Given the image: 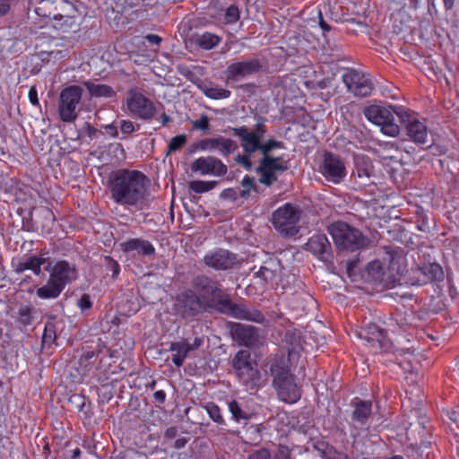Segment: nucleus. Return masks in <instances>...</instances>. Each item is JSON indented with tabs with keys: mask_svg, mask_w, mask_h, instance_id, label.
I'll list each match as a JSON object with an SVG mask.
<instances>
[{
	"mask_svg": "<svg viewBox=\"0 0 459 459\" xmlns=\"http://www.w3.org/2000/svg\"><path fill=\"white\" fill-rule=\"evenodd\" d=\"M149 180L134 169H119L109 176V190L112 200L120 205L136 206L148 195Z\"/></svg>",
	"mask_w": 459,
	"mask_h": 459,
	"instance_id": "1",
	"label": "nucleus"
},
{
	"mask_svg": "<svg viewBox=\"0 0 459 459\" xmlns=\"http://www.w3.org/2000/svg\"><path fill=\"white\" fill-rule=\"evenodd\" d=\"M404 268L403 252L385 247L380 257L368 264L367 273L372 281L388 285L396 281V276L402 274Z\"/></svg>",
	"mask_w": 459,
	"mask_h": 459,
	"instance_id": "2",
	"label": "nucleus"
},
{
	"mask_svg": "<svg viewBox=\"0 0 459 459\" xmlns=\"http://www.w3.org/2000/svg\"><path fill=\"white\" fill-rule=\"evenodd\" d=\"M273 385L279 398L288 403H294L300 398V387L294 376L290 372L285 359H276L270 367Z\"/></svg>",
	"mask_w": 459,
	"mask_h": 459,
	"instance_id": "3",
	"label": "nucleus"
},
{
	"mask_svg": "<svg viewBox=\"0 0 459 459\" xmlns=\"http://www.w3.org/2000/svg\"><path fill=\"white\" fill-rule=\"evenodd\" d=\"M401 108L385 107L380 105H370L365 108L363 113L366 118L372 124L380 127L381 132L394 137L400 133V126L395 123L394 114L401 117L403 115Z\"/></svg>",
	"mask_w": 459,
	"mask_h": 459,
	"instance_id": "4",
	"label": "nucleus"
},
{
	"mask_svg": "<svg viewBox=\"0 0 459 459\" xmlns=\"http://www.w3.org/2000/svg\"><path fill=\"white\" fill-rule=\"evenodd\" d=\"M328 231L339 250L355 251L366 246L368 242L359 230L342 221L331 224Z\"/></svg>",
	"mask_w": 459,
	"mask_h": 459,
	"instance_id": "5",
	"label": "nucleus"
},
{
	"mask_svg": "<svg viewBox=\"0 0 459 459\" xmlns=\"http://www.w3.org/2000/svg\"><path fill=\"white\" fill-rule=\"evenodd\" d=\"M301 211L291 204H285L272 214V224L283 236H294L299 231Z\"/></svg>",
	"mask_w": 459,
	"mask_h": 459,
	"instance_id": "6",
	"label": "nucleus"
},
{
	"mask_svg": "<svg viewBox=\"0 0 459 459\" xmlns=\"http://www.w3.org/2000/svg\"><path fill=\"white\" fill-rule=\"evenodd\" d=\"M233 369L238 380L244 385H256L260 373L256 363L251 359V354L247 350L237 352L232 360Z\"/></svg>",
	"mask_w": 459,
	"mask_h": 459,
	"instance_id": "7",
	"label": "nucleus"
},
{
	"mask_svg": "<svg viewBox=\"0 0 459 459\" xmlns=\"http://www.w3.org/2000/svg\"><path fill=\"white\" fill-rule=\"evenodd\" d=\"M80 86L71 85L61 91L58 100V114L63 122L70 123L76 119V108L82 99Z\"/></svg>",
	"mask_w": 459,
	"mask_h": 459,
	"instance_id": "8",
	"label": "nucleus"
},
{
	"mask_svg": "<svg viewBox=\"0 0 459 459\" xmlns=\"http://www.w3.org/2000/svg\"><path fill=\"white\" fill-rule=\"evenodd\" d=\"M319 172L329 182L340 184L347 175L344 161L333 153H325L319 165Z\"/></svg>",
	"mask_w": 459,
	"mask_h": 459,
	"instance_id": "9",
	"label": "nucleus"
},
{
	"mask_svg": "<svg viewBox=\"0 0 459 459\" xmlns=\"http://www.w3.org/2000/svg\"><path fill=\"white\" fill-rule=\"evenodd\" d=\"M126 106L132 115L143 120L152 118L156 112L153 103L143 93L134 90L128 91Z\"/></svg>",
	"mask_w": 459,
	"mask_h": 459,
	"instance_id": "10",
	"label": "nucleus"
},
{
	"mask_svg": "<svg viewBox=\"0 0 459 459\" xmlns=\"http://www.w3.org/2000/svg\"><path fill=\"white\" fill-rule=\"evenodd\" d=\"M286 169H288V162L282 157L273 158L271 155H263L258 168L261 173L260 182L270 186L277 180L276 173Z\"/></svg>",
	"mask_w": 459,
	"mask_h": 459,
	"instance_id": "11",
	"label": "nucleus"
},
{
	"mask_svg": "<svg viewBox=\"0 0 459 459\" xmlns=\"http://www.w3.org/2000/svg\"><path fill=\"white\" fill-rule=\"evenodd\" d=\"M342 81L354 95L365 97L371 93L373 85L368 75L357 70H350L342 75Z\"/></svg>",
	"mask_w": 459,
	"mask_h": 459,
	"instance_id": "12",
	"label": "nucleus"
},
{
	"mask_svg": "<svg viewBox=\"0 0 459 459\" xmlns=\"http://www.w3.org/2000/svg\"><path fill=\"white\" fill-rule=\"evenodd\" d=\"M191 170L201 176H224L227 171V166L214 156L200 157L195 160L191 164Z\"/></svg>",
	"mask_w": 459,
	"mask_h": 459,
	"instance_id": "13",
	"label": "nucleus"
},
{
	"mask_svg": "<svg viewBox=\"0 0 459 459\" xmlns=\"http://www.w3.org/2000/svg\"><path fill=\"white\" fill-rule=\"evenodd\" d=\"M405 126V133L408 138L415 143L425 144L428 143L429 131L426 125L416 117L407 114L405 111L401 115Z\"/></svg>",
	"mask_w": 459,
	"mask_h": 459,
	"instance_id": "14",
	"label": "nucleus"
},
{
	"mask_svg": "<svg viewBox=\"0 0 459 459\" xmlns=\"http://www.w3.org/2000/svg\"><path fill=\"white\" fill-rule=\"evenodd\" d=\"M234 134L241 140V147L247 154H252L256 151H260L261 139L264 137V130L262 126H258L256 130L248 131L246 126L232 127Z\"/></svg>",
	"mask_w": 459,
	"mask_h": 459,
	"instance_id": "15",
	"label": "nucleus"
},
{
	"mask_svg": "<svg viewBox=\"0 0 459 459\" xmlns=\"http://www.w3.org/2000/svg\"><path fill=\"white\" fill-rule=\"evenodd\" d=\"M261 68L258 59H247L230 64L225 74L227 81H238L257 73Z\"/></svg>",
	"mask_w": 459,
	"mask_h": 459,
	"instance_id": "16",
	"label": "nucleus"
},
{
	"mask_svg": "<svg viewBox=\"0 0 459 459\" xmlns=\"http://www.w3.org/2000/svg\"><path fill=\"white\" fill-rule=\"evenodd\" d=\"M238 148V144L231 139L217 136L205 138L197 143V149L203 152H217L222 156H229Z\"/></svg>",
	"mask_w": 459,
	"mask_h": 459,
	"instance_id": "17",
	"label": "nucleus"
},
{
	"mask_svg": "<svg viewBox=\"0 0 459 459\" xmlns=\"http://www.w3.org/2000/svg\"><path fill=\"white\" fill-rule=\"evenodd\" d=\"M358 338L364 342V344L372 348L375 351L386 347L385 333L374 324H369L360 330L356 331Z\"/></svg>",
	"mask_w": 459,
	"mask_h": 459,
	"instance_id": "18",
	"label": "nucleus"
},
{
	"mask_svg": "<svg viewBox=\"0 0 459 459\" xmlns=\"http://www.w3.org/2000/svg\"><path fill=\"white\" fill-rule=\"evenodd\" d=\"M46 270L49 272V277L63 289H65L66 284L77 278L74 266L65 261H57L52 266L50 263H48Z\"/></svg>",
	"mask_w": 459,
	"mask_h": 459,
	"instance_id": "19",
	"label": "nucleus"
},
{
	"mask_svg": "<svg viewBox=\"0 0 459 459\" xmlns=\"http://www.w3.org/2000/svg\"><path fill=\"white\" fill-rule=\"evenodd\" d=\"M196 285L203 291L204 296L211 299L212 303L218 306L229 305V296L222 292L217 282L206 277H201L196 280Z\"/></svg>",
	"mask_w": 459,
	"mask_h": 459,
	"instance_id": "20",
	"label": "nucleus"
},
{
	"mask_svg": "<svg viewBox=\"0 0 459 459\" xmlns=\"http://www.w3.org/2000/svg\"><path fill=\"white\" fill-rule=\"evenodd\" d=\"M204 264L215 270H227L237 262L235 255L225 249H219L206 254L204 257Z\"/></svg>",
	"mask_w": 459,
	"mask_h": 459,
	"instance_id": "21",
	"label": "nucleus"
},
{
	"mask_svg": "<svg viewBox=\"0 0 459 459\" xmlns=\"http://www.w3.org/2000/svg\"><path fill=\"white\" fill-rule=\"evenodd\" d=\"M201 307L199 299L192 291H186L178 296L174 309L182 316H188L198 312Z\"/></svg>",
	"mask_w": 459,
	"mask_h": 459,
	"instance_id": "22",
	"label": "nucleus"
},
{
	"mask_svg": "<svg viewBox=\"0 0 459 459\" xmlns=\"http://www.w3.org/2000/svg\"><path fill=\"white\" fill-rule=\"evenodd\" d=\"M218 308L223 312L230 313L234 317L238 319L249 320L256 323H262L264 320V316L260 311L255 309L249 310L243 305H234L231 303L230 299L228 306L220 305Z\"/></svg>",
	"mask_w": 459,
	"mask_h": 459,
	"instance_id": "23",
	"label": "nucleus"
},
{
	"mask_svg": "<svg viewBox=\"0 0 459 459\" xmlns=\"http://www.w3.org/2000/svg\"><path fill=\"white\" fill-rule=\"evenodd\" d=\"M307 249L322 261H328L331 257V246L325 235H315L306 244Z\"/></svg>",
	"mask_w": 459,
	"mask_h": 459,
	"instance_id": "24",
	"label": "nucleus"
},
{
	"mask_svg": "<svg viewBox=\"0 0 459 459\" xmlns=\"http://www.w3.org/2000/svg\"><path fill=\"white\" fill-rule=\"evenodd\" d=\"M235 333L242 344L247 347L260 345L264 338L259 329L245 325H238L236 327Z\"/></svg>",
	"mask_w": 459,
	"mask_h": 459,
	"instance_id": "25",
	"label": "nucleus"
},
{
	"mask_svg": "<svg viewBox=\"0 0 459 459\" xmlns=\"http://www.w3.org/2000/svg\"><path fill=\"white\" fill-rule=\"evenodd\" d=\"M169 351L172 353V361L177 367H181L189 351H193L190 343L182 340L180 342H172L169 346Z\"/></svg>",
	"mask_w": 459,
	"mask_h": 459,
	"instance_id": "26",
	"label": "nucleus"
},
{
	"mask_svg": "<svg viewBox=\"0 0 459 459\" xmlns=\"http://www.w3.org/2000/svg\"><path fill=\"white\" fill-rule=\"evenodd\" d=\"M122 249L126 252L137 251L144 255L154 254L155 248L152 243L147 240L134 238L121 244Z\"/></svg>",
	"mask_w": 459,
	"mask_h": 459,
	"instance_id": "27",
	"label": "nucleus"
},
{
	"mask_svg": "<svg viewBox=\"0 0 459 459\" xmlns=\"http://www.w3.org/2000/svg\"><path fill=\"white\" fill-rule=\"evenodd\" d=\"M84 86L89 91L91 97L94 98H111L115 96V91L112 87L99 83L96 82L87 81L84 82Z\"/></svg>",
	"mask_w": 459,
	"mask_h": 459,
	"instance_id": "28",
	"label": "nucleus"
},
{
	"mask_svg": "<svg viewBox=\"0 0 459 459\" xmlns=\"http://www.w3.org/2000/svg\"><path fill=\"white\" fill-rule=\"evenodd\" d=\"M63 290L64 289L58 283L49 277L46 284L37 289L36 293L39 299H56Z\"/></svg>",
	"mask_w": 459,
	"mask_h": 459,
	"instance_id": "29",
	"label": "nucleus"
},
{
	"mask_svg": "<svg viewBox=\"0 0 459 459\" xmlns=\"http://www.w3.org/2000/svg\"><path fill=\"white\" fill-rule=\"evenodd\" d=\"M359 178H368L373 174V165L368 157L357 155L355 157V171L353 172Z\"/></svg>",
	"mask_w": 459,
	"mask_h": 459,
	"instance_id": "30",
	"label": "nucleus"
},
{
	"mask_svg": "<svg viewBox=\"0 0 459 459\" xmlns=\"http://www.w3.org/2000/svg\"><path fill=\"white\" fill-rule=\"evenodd\" d=\"M202 92L212 100L227 99L230 96V91L212 83H203L199 86Z\"/></svg>",
	"mask_w": 459,
	"mask_h": 459,
	"instance_id": "31",
	"label": "nucleus"
},
{
	"mask_svg": "<svg viewBox=\"0 0 459 459\" xmlns=\"http://www.w3.org/2000/svg\"><path fill=\"white\" fill-rule=\"evenodd\" d=\"M371 403L368 401H359L356 403L352 412V420L359 423H365L371 414Z\"/></svg>",
	"mask_w": 459,
	"mask_h": 459,
	"instance_id": "32",
	"label": "nucleus"
},
{
	"mask_svg": "<svg viewBox=\"0 0 459 459\" xmlns=\"http://www.w3.org/2000/svg\"><path fill=\"white\" fill-rule=\"evenodd\" d=\"M48 259L46 254L30 255L25 258L26 266L28 270L32 271L35 275H39L41 273V266L46 264H48Z\"/></svg>",
	"mask_w": 459,
	"mask_h": 459,
	"instance_id": "33",
	"label": "nucleus"
},
{
	"mask_svg": "<svg viewBox=\"0 0 459 459\" xmlns=\"http://www.w3.org/2000/svg\"><path fill=\"white\" fill-rule=\"evenodd\" d=\"M220 40L221 39L217 35L205 32L198 36L196 43L203 49L209 50L217 46Z\"/></svg>",
	"mask_w": 459,
	"mask_h": 459,
	"instance_id": "34",
	"label": "nucleus"
},
{
	"mask_svg": "<svg viewBox=\"0 0 459 459\" xmlns=\"http://www.w3.org/2000/svg\"><path fill=\"white\" fill-rule=\"evenodd\" d=\"M216 184V181L194 180L190 182L189 187L194 192L201 194L213 189Z\"/></svg>",
	"mask_w": 459,
	"mask_h": 459,
	"instance_id": "35",
	"label": "nucleus"
},
{
	"mask_svg": "<svg viewBox=\"0 0 459 459\" xmlns=\"http://www.w3.org/2000/svg\"><path fill=\"white\" fill-rule=\"evenodd\" d=\"M33 319V308L29 306H22L18 310L17 320L23 326L30 325Z\"/></svg>",
	"mask_w": 459,
	"mask_h": 459,
	"instance_id": "36",
	"label": "nucleus"
},
{
	"mask_svg": "<svg viewBox=\"0 0 459 459\" xmlns=\"http://www.w3.org/2000/svg\"><path fill=\"white\" fill-rule=\"evenodd\" d=\"M424 273L433 281H440L444 277L442 267L437 264H430L424 267Z\"/></svg>",
	"mask_w": 459,
	"mask_h": 459,
	"instance_id": "37",
	"label": "nucleus"
},
{
	"mask_svg": "<svg viewBox=\"0 0 459 459\" xmlns=\"http://www.w3.org/2000/svg\"><path fill=\"white\" fill-rule=\"evenodd\" d=\"M273 261L268 262L265 265L261 266L260 270L257 272V275L266 281H273L275 278V273L273 270Z\"/></svg>",
	"mask_w": 459,
	"mask_h": 459,
	"instance_id": "38",
	"label": "nucleus"
},
{
	"mask_svg": "<svg viewBox=\"0 0 459 459\" xmlns=\"http://www.w3.org/2000/svg\"><path fill=\"white\" fill-rule=\"evenodd\" d=\"M186 136L185 134H179L171 138L168 145L167 154L178 151L186 143Z\"/></svg>",
	"mask_w": 459,
	"mask_h": 459,
	"instance_id": "39",
	"label": "nucleus"
},
{
	"mask_svg": "<svg viewBox=\"0 0 459 459\" xmlns=\"http://www.w3.org/2000/svg\"><path fill=\"white\" fill-rule=\"evenodd\" d=\"M239 19V12L238 7L235 5H230L227 8L224 14V22L226 23H234Z\"/></svg>",
	"mask_w": 459,
	"mask_h": 459,
	"instance_id": "40",
	"label": "nucleus"
},
{
	"mask_svg": "<svg viewBox=\"0 0 459 459\" xmlns=\"http://www.w3.org/2000/svg\"><path fill=\"white\" fill-rule=\"evenodd\" d=\"M282 147L281 142H277L275 140H269L264 143H261L260 152L263 155L267 156L270 155V152L273 149H280Z\"/></svg>",
	"mask_w": 459,
	"mask_h": 459,
	"instance_id": "41",
	"label": "nucleus"
},
{
	"mask_svg": "<svg viewBox=\"0 0 459 459\" xmlns=\"http://www.w3.org/2000/svg\"><path fill=\"white\" fill-rule=\"evenodd\" d=\"M229 409H230V411L231 412L233 418L236 420L238 421L241 419L247 418L245 412L242 411L241 408L239 407V405L238 404L237 402H235V401L230 402L229 403Z\"/></svg>",
	"mask_w": 459,
	"mask_h": 459,
	"instance_id": "42",
	"label": "nucleus"
},
{
	"mask_svg": "<svg viewBox=\"0 0 459 459\" xmlns=\"http://www.w3.org/2000/svg\"><path fill=\"white\" fill-rule=\"evenodd\" d=\"M207 412L210 415V417L218 423L222 422V417L220 412V409L217 405L214 403H210L206 407Z\"/></svg>",
	"mask_w": 459,
	"mask_h": 459,
	"instance_id": "43",
	"label": "nucleus"
},
{
	"mask_svg": "<svg viewBox=\"0 0 459 459\" xmlns=\"http://www.w3.org/2000/svg\"><path fill=\"white\" fill-rule=\"evenodd\" d=\"M192 125L195 129L207 131L209 129V118L206 115L203 114L199 119L193 121Z\"/></svg>",
	"mask_w": 459,
	"mask_h": 459,
	"instance_id": "44",
	"label": "nucleus"
},
{
	"mask_svg": "<svg viewBox=\"0 0 459 459\" xmlns=\"http://www.w3.org/2000/svg\"><path fill=\"white\" fill-rule=\"evenodd\" d=\"M251 154L246 153L245 155H237L235 157V160L243 165L246 169H250L252 167V164L250 162L249 157Z\"/></svg>",
	"mask_w": 459,
	"mask_h": 459,
	"instance_id": "45",
	"label": "nucleus"
},
{
	"mask_svg": "<svg viewBox=\"0 0 459 459\" xmlns=\"http://www.w3.org/2000/svg\"><path fill=\"white\" fill-rule=\"evenodd\" d=\"M241 184L245 189L240 194V196L245 197L249 193V191L253 186V178H251L249 177H245L242 179Z\"/></svg>",
	"mask_w": 459,
	"mask_h": 459,
	"instance_id": "46",
	"label": "nucleus"
},
{
	"mask_svg": "<svg viewBox=\"0 0 459 459\" xmlns=\"http://www.w3.org/2000/svg\"><path fill=\"white\" fill-rule=\"evenodd\" d=\"M248 459H271V455L268 450L261 449L251 454Z\"/></svg>",
	"mask_w": 459,
	"mask_h": 459,
	"instance_id": "47",
	"label": "nucleus"
},
{
	"mask_svg": "<svg viewBox=\"0 0 459 459\" xmlns=\"http://www.w3.org/2000/svg\"><path fill=\"white\" fill-rule=\"evenodd\" d=\"M120 129L124 134H130L134 131V123L129 120H122L120 122Z\"/></svg>",
	"mask_w": 459,
	"mask_h": 459,
	"instance_id": "48",
	"label": "nucleus"
},
{
	"mask_svg": "<svg viewBox=\"0 0 459 459\" xmlns=\"http://www.w3.org/2000/svg\"><path fill=\"white\" fill-rule=\"evenodd\" d=\"M78 306L82 310L90 308L91 307L90 296L83 294L78 301Z\"/></svg>",
	"mask_w": 459,
	"mask_h": 459,
	"instance_id": "49",
	"label": "nucleus"
},
{
	"mask_svg": "<svg viewBox=\"0 0 459 459\" xmlns=\"http://www.w3.org/2000/svg\"><path fill=\"white\" fill-rule=\"evenodd\" d=\"M358 267L357 261H350L346 264V273L348 277L353 278L355 276V272Z\"/></svg>",
	"mask_w": 459,
	"mask_h": 459,
	"instance_id": "50",
	"label": "nucleus"
},
{
	"mask_svg": "<svg viewBox=\"0 0 459 459\" xmlns=\"http://www.w3.org/2000/svg\"><path fill=\"white\" fill-rule=\"evenodd\" d=\"M145 39L152 45H159L161 41V38L154 34H148Z\"/></svg>",
	"mask_w": 459,
	"mask_h": 459,
	"instance_id": "51",
	"label": "nucleus"
},
{
	"mask_svg": "<svg viewBox=\"0 0 459 459\" xmlns=\"http://www.w3.org/2000/svg\"><path fill=\"white\" fill-rule=\"evenodd\" d=\"M28 270V267L26 266V262H25V259H23L22 261H20L18 262L16 264H15V272L16 273H22L24 271Z\"/></svg>",
	"mask_w": 459,
	"mask_h": 459,
	"instance_id": "52",
	"label": "nucleus"
},
{
	"mask_svg": "<svg viewBox=\"0 0 459 459\" xmlns=\"http://www.w3.org/2000/svg\"><path fill=\"white\" fill-rule=\"evenodd\" d=\"M29 98L30 102L33 105H37L39 103L38 97H37V91L34 88H31L29 91Z\"/></svg>",
	"mask_w": 459,
	"mask_h": 459,
	"instance_id": "53",
	"label": "nucleus"
},
{
	"mask_svg": "<svg viewBox=\"0 0 459 459\" xmlns=\"http://www.w3.org/2000/svg\"><path fill=\"white\" fill-rule=\"evenodd\" d=\"M9 11V4L5 0H0V16L4 15Z\"/></svg>",
	"mask_w": 459,
	"mask_h": 459,
	"instance_id": "54",
	"label": "nucleus"
},
{
	"mask_svg": "<svg viewBox=\"0 0 459 459\" xmlns=\"http://www.w3.org/2000/svg\"><path fill=\"white\" fill-rule=\"evenodd\" d=\"M450 420L455 423H459V410L453 411L449 413Z\"/></svg>",
	"mask_w": 459,
	"mask_h": 459,
	"instance_id": "55",
	"label": "nucleus"
},
{
	"mask_svg": "<svg viewBox=\"0 0 459 459\" xmlns=\"http://www.w3.org/2000/svg\"><path fill=\"white\" fill-rule=\"evenodd\" d=\"M319 18H320V26L324 30H329L330 27L326 24V22L323 20L321 12L318 13Z\"/></svg>",
	"mask_w": 459,
	"mask_h": 459,
	"instance_id": "56",
	"label": "nucleus"
},
{
	"mask_svg": "<svg viewBox=\"0 0 459 459\" xmlns=\"http://www.w3.org/2000/svg\"><path fill=\"white\" fill-rule=\"evenodd\" d=\"M154 396L157 400L163 402L165 400V393L163 391H157L154 394Z\"/></svg>",
	"mask_w": 459,
	"mask_h": 459,
	"instance_id": "57",
	"label": "nucleus"
},
{
	"mask_svg": "<svg viewBox=\"0 0 459 459\" xmlns=\"http://www.w3.org/2000/svg\"><path fill=\"white\" fill-rule=\"evenodd\" d=\"M202 344V340L200 338H195L194 340V342L191 345L193 347V350L197 349Z\"/></svg>",
	"mask_w": 459,
	"mask_h": 459,
	"instance_id": "58",
	"label": "nucleus"
},
{
	"mask_svg": "<svg viewBox=\"0 0 459 459\" xmlns=\"http://www.w3.org/2000/svg\"><path fill=\"white\" fill-rule=\"evenodd\" d=\"M160 120H161L162 125H166L170 120V118H169V117L168 115L163 113L160 116Z\"/></svg>",
	"mask_w": 459,
	"mask_h": 459,
	"instance_id": "59",
	"label": "nucleus"
},
{
	"mask_svg": "<svg viewBox=\"0 0 459 459\" xmlns=\"http://www.w3.org/2000/svg\"><path fill=\"white\" fill-rule=\"evenodd\" d=\"M454 1H455V0H444L445 4H446V6L447 8H450V7L453 5Z\"/></svg>",
	"mask_w": 459,
	"mask_h": 459,
	"instance_id": "60",
	"label": "nucleus"
},
{
	"mask_svg": "<svg viewBox=\"0 0 459 459\" xmlns=\"http://www.w3.org/2000/svg\"><path fill=\"white\" fill-rule=\"evenodd\" d=\"M184 444H185V441L177 440L178 447L183 446H184Z\"/></svg>",
	"mask_w": 459,
	"mask_h": 459,
	"instance_id": "61",
	"label": "nucleus"
},
{
	"mask_svg": "<svg viewBox=\"0 0 459 459\" xmlns=\"http://www.w3.org/2000/svg\"><path fill=\"white\" fill-rule=\"evenodd\" d=\"M80 453H81V451H80V449H79V448L74 449V456H77V455H80Z\"/></svg>",
	"mask_w": 459,
	"mask_h": 459,
	"instance_id": "62",
	"label": "nucleus"
},
{
	"mask_svg": "<svg viewBox=\"0 0 459 459\" xmlns=\"http://www.w3.org/2000/svg\"><path fill=\"white\" fill-rule=\"evenodd\" d=\"M48 328L46 327V328H45V331H44V334H43V339H44V341H46V339H47V336H48Z\"/></svg>",
	"mask_w": 459,
	"mask_h": 459,
	"instance_id": "63",
	"label": "nucleus"
},
{
	"mask_svg": "<svg viewBox=\"0 0 459 459\" xmlns=\"http://www.w3.org/2000/svg\"><path fill=\"white\" fill-rule=\"evenodd\" d=\"M295 352H297V350H296V348H295V347L291 348V349L290 350V351H289L290 355H291L292 353H295Z\"/></svg>",
	"mask_w": 459,
	"mask_h": 459,
	"instance_id": "64",
	"label": "nucleus"
}]
</instances>
